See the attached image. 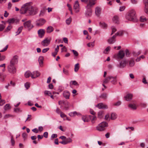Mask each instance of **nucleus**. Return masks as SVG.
Wrapping results in <instances>:
<instances>
[{"mask_svg":"<svg viewBox=\"0 0 148 148\" xmlns=\"http://www.w3.org/2000/svg\"><path fill=\"white\" fill-rule=\"evenodd\" d=\"M141 53L140 51H138L137 52L133 51L132 52V54L134 56H137L139 55Z\"/></svg>","mask_w":148,"mask_h":148,"instance_id":"72a5a7b5","label":"nucleus"},{"mask_svg":"<svg viewBox=\"0 0 148 148\" xmlns=\"http://www.w3.org/2000/svg\"><path fill=\"white\" fill-rule=\"evenodd\" d=\"M21 111L20 110V109L19 108H14V112H21Z\"/></svg>","mask_w":148,"mask_h":148,"instance_id":"4d7b16f0","label":"nucleus"},{"mask_svg":"<svg viewBox=\"0 0 148 148\" xmlns=\"http://www.w3.org/2000/svg\"><path fill=\"white\" fill-rule=\"evenodd\" d=\"M51 39V37H49L48 38H47V45L50 44Z\"/></svg>","mask_w":148,"mask_h":148,"instance_id":"69168bd1","label":"nucleus"},{"mask_svg":"<svg viewBox=\"0 0 148 148\" xmlns=\"http://www.w3.org/2000/svg\"><path fill=\"white\" fill-rule=\"evenodd\" d=\"M87 10L86 12V16H90L92 14V10L91 8H86Z\"/></svg>","mask_w":148,"mask_h":148,"instance_id":"aec40b11","label":"nucleus"},{"mask_svg":"<svg viewBox=\"0 0 148 148\" xmlns=\"http://www.w3.org/2000/svg\"><path fill=\"white\" fill-rule=\"evenodd\" d=\"M47 95L50 96L51 98L53 99V95H51V94L50 91H47Z\"/></svg>","mask_w":148,"mask_h":148,"instance_id":"e2e57ef3","label":"nucleus"},{"mask_svg":"<svg viewBox=\"0 0 148 148\" xmlns=\"http://www.w3.org/2000/svg\"><path fill=\"white\" fill-rule=\"evenodd\" d=\"M126 18L127 20L130 21L134 22L137 21L136 15V12L134 10H132L128 12V14L126 16Z\"/></svg>","mask_w":148,"mask_h":148,"instance_id":"7ed1b4c3","label":"nucleus"},{"mask_svg":"<svg viewBox=\"0 0 148 148\" xmlns=\"http://www.w3.org/2000/svg\"><path fill=\"white\" fill-rule=\"evenodd\" d=\"M100 25L102 27L105 28L106 27L107 25L104 22H100L99 23Z\"/></svg>","mask_w":148,"mask_h":148,"instance_id":"79ce46f5","label":"nucleus"},{"mask_svg":"<svg viewBox=\"0 0 148 148\" xmlns=\"http://www.w3.org/2000/svg\"><path fill=\"white\" fill-rule=\"evenodd\" d=\"M5 27V23L4 24H0V31H2Z\"/></svg>","mask_w":148,"mask_h":148,"instance_id":"de8ad7c7","label":"nucleus"},{"mask_svg":"<svg viewBox=\"0 0 148 148\" xmlns=\"http://www.w3.org/2000/svg\"><path fill=\"white\" fill-rule=\"evenodd\" d=\"M96 107L99 109H107L108 108L106 105L102 103H99L96 106Z\"/></svg>","mask_w":148,"mask_h":148,"instance_id":"4468645a","label":"nucleus"},{"mask_svg":"<svg viewBox=\"0 0 148 148\" xmlns=\"http://www.w3.org/2000/svg\"><path fill=\"white\" fill-rule=\"evenodd\" d=\"M123 32L122 31H120V32H118L116 33L115 34V36L116 37V36H122L123 35Z\"/></svg>","mask_w":148,"mask_h":148,"instance_id":"58836bf2","label":"nucleus"},{"mask_svg":"<svg viewBox=\"0 0 148 148\" xmlns=\"http://www.w3.org/2000/svg\"><path fill=\"white\" fill-rule=\"evenodd\" d=\"M82 119L84 122H88V119L87 118L86 116H82Z\"/></svg>","mask_w":148,"mask_h":148,"instance_id":"37998d69","label":"nucleus"},{"mask_svg":"<svg viewBox=\"0 0 148 148\" xmlns=\"http://www.w3.org/2000/svg\"><path fill=\"white\" fill-rule=\"evenodd\" d=\"M89 117L91 121V122L94 123H95V121L97 120V117L95 116L89 115Z\"/></svg>","mask_w":148,"mask_h":148,"instance_id":"b1692460","label":"nucleus"},{"mask_svg":"<svg viewBox=\"0 0 148 148\" xmlns=\"http://www.w3.org/2000/svg\"><path fill=\"white\" fill-rule=\"evenodd\" d=\"M66 23L68 25H69L71 23V18H67L66 20Z\"/></svg>","mask_w":148,"mask_h":148,"instance_id":"603ef678","label":"nucleus"},{"mask_svg":"<svg viewBox=\"0 0 148 148\" xmlns=\"http://www.w3.org/2000/svg\"><path fill=\"white\" fill-rule=\"evenodd\" d=\"M135 64L134 60L133 59L130 60L129 61V66L131 67L133 66Z\"/></svg>","mask_w":148,"mask_h":148,"instance_id":"e433bc0d","label":"nucleus"},{"mask_svg":"<svg viewBox=\"0 0 148 148\" xmlns=\"http://www.w3.org/2000/svg\"><path fill=\"white\" fill-rule=\"evenodd\" d=\"M71 51H72L75 56H77L78 55V52L74 50H71Z\"/></svg>","mask_w":148,"mask_h":148,"instance_id":"bf43d9fd","label":"nucleus"},{"mask_svg":"<svg viewBox=\"0 0 148 148\" xmlns=\"http://www.w3.org/2000/svg\"><path fill=\"white\" fill-rule=\"evenodd\" d=\"M90 113L93 116H95L96 114V113L92 109H90Z\"/></svg>","mask_w":148,"mask_h":148,"instance_id":"0e129e2a","label":"nucleus"},{"mask_svg":"<svg viewBox=\"0 0 148 148\" xmlns=\"http://www.w3.org/2000/svg\"><path fill=\"white\" fill-rule=\"evenodd\" d=\"M103 112H99L98 113V117L99 118H101L102 117V115Z\"/></svg>","mask_w":148,"mask_h":148,"instance_id":"680f3d73","label":"nucleus"},{"mask_svg":"<svg viewBox=\"0 0 148 148\" xmlns=\"http://www.w3.org/2000/svg\"><path fill=\"white\" fill-rule=\"evenodd\" d=\"M38 8L30 5L28 3L24 4L20 10L21 14L27 13L29 15H34L37 12Z\"/></svg>","mask_w":148,"mask_h":148,"instance_id":"f257e3e1","label":"nucleus"},{"mask_svg":"<svg viewBox=\"0 0 148 148\" xmlns=\"http://www.w3.org/2000/svg\"><path fill=\"white\" fill-rule=\"evenodd\" d=\"M65 141L66 143V144L69 143L71 142L72 141V140L71 138H66Z\"/></svg>","mask_w":148,"mask_h":148,"instance_id":"c03bdc74","label":"nucleus"},{"mask_svg":"<svg viewBox=\"0 0 148 148\" xmlns=\"http://www.w3.org/2000/svg\"><path fill=\"white\" fill-rule=\"evenodd\" d=\"M7 22L10 24H18L19 22V20L18 19L14 18H10L8 19Z\"/></svg>","mask_w":148,"mask_h":148,"instance_id":"423d86ee","label":"nucleus"},{"mask_svg":"<svg viewBox=\"0 0 148 148\" xmlns=\"http://www.w3.org/2000/svg\"><path fill=\"white\" fill-rule=\"evenodd\" d=\"M73 8L75 10L76 13H77L79 11V6L78 1H75L74 4Z\"/></svg>","mask_w":148,"mask_h":148,"instance_id":"9d476101","label":"nucleus"},{"mask_svg":"<svg viewBox=\"0 0 148 148\" xmlns=\"http://www.w3.org/2000/svg\"><path fill=\"white\" fill-rule=\"evenodd\" d=\"M111 29L112 30V33L111 34V35H112L116 31V29L115 27L114 26H112L111 27Z\"/></svg>","mask_w":148,"mask_h":148,"instance_id":"a18cd8bd","label":"nucleus"},{"mask_svg":"<svg viewBox=\"0 0 148 148\" xmlns=\"http://www.w3.org/2000/svg\"><path fill=\"white\" fill-rule=\"evenodd\" d=\"M23 29V26H21V27H20L18 28V31L16 32V35H17L19 34H20L21 32Z\"/></svg>","mask_w":148,"mask_h":148,"instance_id":"f704fd0d","label":"nucleus"},{"mask_svg":"<svg viewBox=\"0 0 148 148\" xmlns=\"http://www.w3.org/2000/svg\"><path fill=\"white\" fill-rule=\"evenodd\" d=\"M54 29L51 26H49L47 28V33H50L53 31Z\"/></svg>","mask_w":148,"mask_h":148,"instance_id":"cd10ccee","label":"nucleus"},{"mask_svg":"<svg viewBox=\"0 0 148 148\" xmlns=\"http://www.w3.org/2000/svg\"><path fill=\"white\" fill-rule=\"evenodd\" d=\"M63 105L65 110H67L69 109V102L67 101H64L63 102Z\"/></svg>","mask_w":148,"mask_h":148,"instance_id":"393cba45","label":"nucleus"},{"mask_svg":"<svg viewBox=\"0 0 148 148\" xmlns=\"http://www.w3.org/2000/svg\"><path fill=\"white\" fill-rule=\"evenodd\" d=\"M43 136H44L45 138H46V132H45L44 133L43 136H40L39 135L37 137L38 140H39L40 139H42Z\"/></svg>","mask_w":148,"mask_h":148,"instance_id":"7c9ffc66","label":"nucleus"},{"mask_svg":"<svg viewBox=\"0 0 148 148\" xmlns=\"http://www.w3.org/2000/svg\"><path fill=\"white\" fill-rule=\"evenodd\" d=\"M117 117V115L115 113H113L111 115V119L112 120L115 119Z\"/></svg>","mask_w":148,"mask_h":148,"instance_id":"c756f323","label":"nucleus"},{"mask_svg":"<svg viewBox=\"0 0 148 148\" xmlns=\"http://www.w3.org/2000/svg\"><path fill=\"white\" fill-rule=\"evenodd\" d=\"M12 28V26H11L10 24L7 27L6 29L5 30V32H8Z\"/></svg>","mask_w":148,"mask_h":148,"instance_id":"3c124183","label":"nucleus"},{"mask_svg":"<svg viewBox=\"0 0 148 148\" xmlns=\"http://www.w3.org/2000/svg\"><path fill=\"white\" fill-rule=\"evenodd\" d=\"M107 94L106 93H104L101 94L100 96V97L104 99H106L107 98Z\"/></svg>","mask_w":148,"mask_h":148,"instance_id":"c9c22d12","label":"nucleus"},{"mask_svg":"<svg viewBox=\"0 0 148 148\" xmlns=\"http://www.w3.org/2000/svg\"><path fill=\"white\" fill-rule=\"evenodd\" d=\"M11 108V107L10 106V104H6L4 107V108L5 110H10Z\"/></svg>","mask_w":148,"mask_h":148,"instance_id":"473e14b6","label":"nucleus"},{"mask_svg":"<svg viewBox=\"0 0 148 148\" xmlns=\"http://www.w3.org/2000/svg\"><path fill=\"white\" fill-rule=\"evenodd\" d=\"M115 35H113L112 38L108 40V42L110 44L114 43L115 41Z\"/></svg>","mask_w":148,"mask_h":148,"instance_id":"4be33fe9","label":"nucleus"},{"mask_svg":"<svg viewBox=\"0 0 148 148\" xmlns=\"http://www.w3.org/2000/svg\"><path fill=\"white\" fill-rule=\"evenodd\" d=\"M45 31L43 29H40L38 31V36L40 38L42 37L45 34Z\"/></svg>","mask_w":148,"mask_h":148,"instance_id":"dca6fc26","label":"nucleus"},{"mask_svg":"<svg viewBox=\"0 0 148 148\" xmlns=\"http://www.w3.org/2000/svg\"><path fill=\"white\" fill-rule=\"evenodd\" d=\"M125 55V52L124 51L121 50L119 51L117 55L118 59H123Z\"/></svg>","mask_w":148,"mask_h":148,"instance_id":"9b49d317","label":"nucleus"},{"mask_svg":"<svg viewBox=\"0 0 148 148\" xmlns=\"http://www.w3.org/2000/svg\"><path fill=\"white\" fill-rule=\"evenodd\" d=\"M145 4L144 11L147 14H148V0H143Z\"/></svg>","mask_w":148,"mask_h":148,"instance_id":"ddd939ff","label":"nucleus"},{"mask_svg":"<svg viewBox=\"0 0 148 148\" xmlns=\"http://www.w3.org/2000/svg\"><path fill=\"white\" fill-rule=\"evenodd\" d=\"M108 126V124L106 122H102L96 128L99 131H103L105 130V127Z\"/></svg>","mask_w":148,"mask_h":148,"instance_id":"20e7f679","label":"nucleus"},{"mask_svg":"<svg viewBox=\"0 0 148 148\" xmlns=\"http://www.w3.org/2000/svg\"><path fill=\"white\" fill-rule=\"evenodd\" d=\"M32 74V73H31L30 71H27L25 73V76L26 78H28L30 76L31 77Z\"/></svg>","mask_w":148,"mask_h":148,"instance_id":"c85d7f7f","label":"nucleus"},{"mask_svg":"<svg viewBox=\"0 0 148 148\" xmlns=\"http://www.w3.org/2000/svg\"><path fill=\"white\" fill-rule=\"evenodd\" d=\"M44 58L43 56H40L39 57L38 61L40 66L42 67L43 65Z\"/></svg>","mask_w":148,"mask_h":148,"instance_id":"a211bd4d","label":"nucleus"},{"mask_svg":"<svg viewBox=\"0 0 148 148\" xmlns=\"http://www.w3.org/2000/svg\"><path fill=\"white\" fill-rule=\"evenodd\" d=\"M13 115H11L10 114H6L5 115V116H4V119H8L9 117H13Z\"/></svg>","mask_w":148,"mask_h":148,"instance_id":"8fccbe9b","label":"nucleus"},{"mask_svg":"<svg viewBox=\"0 0 148 148\" xmlns=\"http://www.w3.org/2000/svg\"><path fill=\"white\" fill-rule=\"evenodd\" d=\"M41 44L42 45L45 46L46 45V38H45L43 41L42 42Z\"/></svg>","mask_w":148,"mask_h":148,"instance_id":"13d9d810","label":"nucleus"},{"mask_svg":"<svg viewBox=\"0 0 148 148\" xmlns=\"http://www.w3.org/2000/svg\"><path fill=\"white\" fill-rule=\"evenodd\" d=\"M87 45L88 47H93L94 45V44L93 42H90L88 43Z\"/></svg>","mask_w":148,"mask_h":148,"instance_id":"052dcab7","label":"nucleus"},{"mask_svg":"<svg viewBox=\"0 0 148 148\" xmlns=\"http://www.w3.org/2000/svg\"><path fill=\"white\" fill-rule=\"evenodd\" d=\"M112 21L114 23L118 24L119 23V21L118 16H114L112 18Z\"/></svg>","mask_w":148,"mask_h":148,"instance_id":"412c9836","label":"nucleus"},{"mask_svg":"<svg viewBox=\"0 0 148 148\" xmlns=\"http://www.w3.org/2000/svg\"><path fill=\"white\" fill-rule=\"evenodd\" d=\"M79 64L77 63L76 64L75 66L74 71L75 72H76L78 71L79 68Z\"/></svg>","mask_w":148,"mask_h":148,"instance_id":"4c0bfd02","label":"nucleus"},{"mask_svg":"<svg viewBox=\"0 0 148 148\" xmlns=\"http://www.w3.org/2000/svg\"><path fill=\"white\" fill-rule=\"evenodd\" d=\"M110 49V46L108 47L104 51L103 53L105 54L107 53V52L109 51Z\"/></svg>","mask_w":148,"mask_h":148,"instance_id":"09e8293b","label":"nucleus"},{"mask_svg":"<svg viewBox=\"0 0 148 148\" xmlns=\"http://www.w3.org/2000/svg\"><path fill=\"white\" fill-rule=\"evenodd\" d=\"M95 13L97 16H99L101 13L100 8L99 7H96L95 8Z\"/></svg>","mask_w":148,"mask_h":148,"instance_id":"5701e85b","label":"nucleus"},{"mask_svg":"<svg viewBox=\"0 0 148 148\" xmlns=\"http://www.w3.org/2000/svg\"><path fill=\"white\" fill-rule=\"evenodd\" d=\"M23 25L24 27L26 28L31 29L33 27V25L31 24V21L30 20L25 22Z\"/></svg>","mask_w":148,"mask_h":148,"instance_id":"1a4fd4ad","label":"nucleus"},{"mask_svg":"<svg viewBox=\"0 0 148 148\" xmlns=\"http://www.w3.org/2000/svg\"><path fill=\"white\" fill-rule=\"evenodd\" d=\"M140 21L143 22L147 21L146 18L144 16H141L140 17Z\"/></svg>","mask_w":148,"mask_h":148,"instance_id":"a19ab883","label":"nucleus"},{"mask_svg":"<svg viewBox=\"0 0 148 148\" xmlns=\"http://www.w3.org/2000/svg\"><path fill=\"white\" fill-rule=\"evenodd\" d=\"M18 57L15 55L10 60L8 65L7 69L8 72L12 74H14L16 72V68L15 65L18 63Z\"/></svg>","mask_w":148,"mask_h":148,"instance_id":"f03ea898","label":"nucleus"},{"mask_svg":"<svg viewBox=\"0 0 148 148\" xmlns=\"http://www.w3.org/2000/svg\"><path fill=\"white\" fill-rule=\"evenodd\" d=\"M128 107L130 109L135 110L136 109L137 107L136 105V102L135 101H133L128 105Z\"/></svg>","mask_w":148,"mask_h":148,"instance_id":"6e6552de","label":"nucleus"},{"mask_svg":"<svg viewBox=\"0 0 148 148\" xmlns=\"http://www.w3.org/2000/svg\"><path fill=\"white\" fill-rule=\"evenodd\" d=\"M96 0H87L85 3L86 4V8H89L92 7L96 3Z\"/></svg>","mask_w":148,"mask_h":148,"instance_id":"39448f33","label":"nucleus"},{"mask_svg":"<svg viewBox=\"0 0 148 148\" xmlns=\"http://www.w3.org/2000/svg\"><path fill=\"white\" fill-rule=\"evenodd\" d=\"M11 143L12 144V145L13 146H14L15 144V141L14 140L13 136H11Z\"/></svg>","mask_w":148,"mask_h":148,"instance_id":"49530a36","label":"nucleus"},{"mask_svg":"<svg viewBox=\"0 0 148 148\" xmlns=\"http://www.w3.org/2000/svg\"><path fill=\"white\" fill-rule=\"evenodd\" d=\"M112 78H111V79L112 80L111 81V82L112 83V84H116V82H117V79H116V77H113L112 76Z\"/></svg>","mask_w":148,"mask_h":148,"instance_id":"bb28decb","label":"nucleus"},{"mask_svg":"<svg viewBox=\"0 0 148 148\" xmlns=\"http://www.w3.org/2000/svg\"><path fill=\"white\" fill-rule=\"evenodd\" d=\"M70 94V92L67 91H65L63 92V96L66 99H69Z\"/></svg>","mask_w":148,"mask_h":148,"instance_id":"f3484780","label":"nucleus"},{"mask_svg":"<svg viewBox=\"0 0 148 148\" xmlns=\"http://www.w3.org/2000/svg\"><path fill=\"white\" fill-rule=\"evenodd\" d=\"M30 84L29 82H27L25 84V86L26 88L27 89L30 87Z\"/></svg>","mask_w":148,"mask_h":148,"instance_id":"6e6d98bb","label":"nucleus"},{"mask_svg":"<svg viewBox=\"0 0 148 148\" xmlns=\"http://www.w3.org/2000/svg\"><path fill=\"white\" fill-rule=\"evenodd\" d=\"M1 94H0V106L3 105L5 103V100L1 99Z\"/></svg>","mask_w":148,"mask_h":148,"instance_id":"ea45409f","label":"nucleus"},{"mask_svg":"<svg viewBox=\"0 0 148 148\" xmlns=\"http://www.w3.org/2000/svg\"><path fill=\"white\" fill-rule=\"evenodd\" d=\"M126 60H124L121 61L119 63V64L117 66L120 68H123L126 66Z\"/></svg>","mask_w":148,"mask_h":148,"instance_id":"2eb2a0df","label":"nucleus"},{"mask_svg":"<svg viewBox=\"0 0 148 148\" xmlns=\"http://www.w3.org/2000/svg\"><path fill=\"white\" fill-rule=\"evenodd\" d=\"M60 116L62 118H64L66 117V115L63 112H61L60 114Z\"/></svg>","mask_w":148,"mask_h":148,"instance_id":"338daca9","label":"nucleus"},{"mask_svg":"<svg viewBox=\"0 0 148 148\" xmlns=\"http://www.w3.org/2000/svg\"><path fill=\"white\" fill-rule=\"evenodd\" d=\"M32 75L31 77L32 78L34 79L39 77L40 75V73L38 71H34L32 73Z\"/></svg>","mask_w":148,"mask_h":148,"instance_id":"f8f14e48","label":"nucleus"},{"mask_svg":"<svg viewBox=\"0 0 148 148\" xmlns=\"http://www.w3.org/2000/svg\"><path fill=\"white\" fill-rule=\"evenodd\" d=\"M77 114V112L76 111H74L69 113V115L71 117H74Z\"/></svg>","mask_w":148,"mask_h":148,"instance_id":"2f4dec72","label":"nucleus"},{"mask_svg":"<svg viewBox=\"0 0 148 148\" xmlns=\"http://www.w3.org/2000/svg\"><path fill=\"white\" fill-rule=\"evenodd\" d=\"M112 76H109L108 77L104 79L103 81V84H108L109 83L110 80L111 79Z\"/></svg>","mask_w":148,"mask_h":148,"instance_id":"6ab92c4d","label":"nucleus"},{"mask_svg":"<svg viewBox=\"0 0 148 148\" xmlns=\"http://www.w3.org/2000/svg\"><path fill=\"white\" fill-rule=\"evenodd\" d=\"M45 22V21L43 19H39L36 21V25L40 27L43 25Z\"/></svg>","mask_w":148,"mask_h":148,"instance_id":"0eeeda50","label":"nucleus"},{"mask_svg":"<svg viewBox=\"0 0 148 148\" xmlns=\"http://www.w3.org/2000/svg\"><path fill=\"white\" fill-rule=\"evenodd\" d=\"M70 84H72L75 86L78 85V84L77 82L75 81H73L71 82Z\"/></svg>","mask_w":148,"mask_h":148,"instance_id":"5fc2aeb1","label":"nucleus"},{"mask_svg":"<svg viewBox=\"0 0 148 148\" xmlns=\"http://www.w3.org/2000/svg\"><path fill=\"white\" fill-rule=\"evenodd\" d=\"M63 72L66 75H67L68 74V71L67 70H65L64 68H63Z\"/></svg>","mask_w":148,"mask_h":148,"instance_id":"774afa93","label":"nucleus"},{"mask_svg":"<svg viewBox=\"0 0 148 148\" xmlns=\"http://www.w3.org/2000/svg\"><path fill=\"white\" fill-rule=\"evenodd\" d=\"M22 136L24 140H25L27 138V134L26 133H23L22 134Z\"/></svg>","mask_w":148,"mask_h":148,"instance_id":"864d4df0","label":"nucleus"},{"mask_svg":"<svg viewBox=\"0 0 148 148\" xmlns=\"http://www.w3.org/2000/svg\"><path fill=\"white\" fill-rule=\"evenodd\" d=\"M132 95L130 94H127L125 97V100L127 101H130L132 99Z\"/></svg>","mask_w":148,"mask_h":148,"instance_id":"a878e982","label":"nucleus"}]
</instances>
